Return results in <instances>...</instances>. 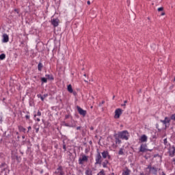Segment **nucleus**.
I'll return each instance as SVG.
<instances>
[{"label":"nucleus","mask_w":175,"mask_h":175,"mask_svg":"<svg viewBox=\"0 0 175 175\" xmlns=\"http://www.w3.org/2000/svg\"><path fill=\"white\" fill-rule=\"evenodd\" d=\"M118 137L122 140H128L129 139V133H128V131H120L118 133Z\"/></svg>","instance_id":"f257e3e1"},{"label":"nucleus","mask_w":175,"mask_h":175,"mask_svg":"<svg viewBox=\"0 0 175 175\" xmlns=\"http://www.w3.org/2000/svg\"><path fill=\"white\" fill-rule=\"evenodd\" d=\"M88 156L85 154H82L81 157L79 159V165H84L85 162H88Z\"/></svg>","instance_id":"f03ea898"},{"label":"nucleus","mask_w":175,"mask_h":175,"mask_svg":"<svg viewBox=\"0 0 175 175\" xmlns=\"http://www.w3.org/2000/svg\"><path fill=\"white\" fill-rule=\"evenodd\" d=\"M102 163V156L100 155V152L97 151V154L96 156V163L95 165H101Z\"/></svg>","instance_id":"7ed1b4c3"},{"label":"nucleus","mask_w":175,"mask_h":175,"mask_svg":"<svg viewBox=\"0 0 175 175\" xmlns=\"http://www.w3.org/2000/svg\"><path fill=\"white\" fill-rule=\"evenodd\" d=\"M148 169L149 170V172L151 174L157 175L158 173V168L152 167L151 165L148 166Z\"/></svg>","instance_id":"20e7f679"},{"label":"nucleus","mask_w":175,"mask_h":175,"mask_svg":"<svg viewBox=\"0 0 175 175\" xmlns=\"http://www.w3.org/2000/svg\"><path fill=\"white\" fill-rule=\"evenodd\" d=\"M160 121H161V122H162V124H163V125H165V126L166 128L167 126H169V125H170L171 119L168 117H165V120H160Z\"/></svg>","instance_id":"39448f33"},{"label":"nucleus","mask_w":175,"mask_h":175,"mask_svg":"<svg viewBox=\"0 0 175 175\" xmlns=\"http://www.w3.org/2000/svg\"><path fill=\"white\" fill-rule=\"evenodd\" d=\"M77 109L81 116H83V117H85V116H87V111L81 109V107L79 106L77 107Z\"/></svg>","instance_id":"423d86ee"},{"label":"nucleus","mask_w":175,"mask_h":175,"mask_svg":"<svg viewBox=\"0 0 175 175\" xmlns=\"http://www.w3.org/2000/svg\"><path fill=\"white\" fill-rule=\"evenodd\" d=\"M121 114H122V109H117L115 111V118H120V116H121Z\"/></svg>","instance_id":"0eeeda50"},{"label":"nucleus","mask_w":175,"mask_h":175,"mask_svg":"<svg viewBox=\"0 0 175 175\" xmlns=\"http://www.w3.org/2000/svg\"><path fill=\"white\" fill-rule=\"evenodd\" d=\"M101 155L104 159H106V158H108V159H110L111 156L109 154V152L107 150H105L101 153Z\"/></svg>","instance_id":"6e6552de"},{"label":"nucleus","mask_w":175,"mask_h":175,"mask_svg":"<svg viewBox=\"0 0 175 175\" xmlns=\"http://www.w3.org/2000/svg\"><path fill=\"white\" fill-rule=\"evenodd\" d=\"M51 24L53 27H58L59 24V19L58 18H53L51 20Z\"/></svg>","instance_id":"1a4fd4ad"},{"label":"nucleus","mask_w":175,"mask_h":175,"mask_svg":"<svg viewBox=\"0 0 175 175\" xmlns=\"http://www.w3.org/2000/svg\"><path fill=\"white\" fill-rule=\"evenodd\" d=\"M147 151V145L142 144L139 148V152H146Z\"/></svg>","instance_id":"9d476101"},{"label":"nucleus","mask_w":175,"mask_h":175,"mask_svg":"<svg viewBox=\"0 0 175 175\" xmlns=\"http://www.w3.org/2000/svg\"><path fill=\"white\" fill-rule=\"evenodd\" d=\"M74 122L73 124H69V123H66L65 126H68L69 128H76V121L72 120Z\"/></svg>","instance_id":"9b49d317"},{"label":"nucleus","mask_w":175,"mask_h":175,"mask_svg":"<svg viewBox=\"0 0 175 175\" xmlns=\"http://www.w3.org/2000/svg\"><path fill=\"white\" fill-rule=\"evenodd\" d=\"M3 43H8V42H9V36H8V34L4 33L3 35Z\"/></svg>","instance_id":"f8f14e48"},{"label":"nucleus","mask_w":175,"mask_h":175,"mask_svg":"<svg viewBox=\"0 0 175 175\" xmlns=\"http://www.w3.org/2000/svg\"><path fill=\"white\" fill-rule=\"evenodd\" d=\"M147 135H143L141 136L139 141L141 142V143H146V142H147Z\"/></svg>","instance_id":"ddd939ff"},{"label":"nucleus","mask_w":175,"mask_h":175,"mask_svg":"<svg viewBox=\"0 0 175 175\" xmlns=\"http://www.w3.org/2000/svg\"><path fill=\"white\" fill-rule=\"evenodd\" d=\"M169 153H170V157H174V154H175V147L174 146H172L170 149Z\"/></svg>","instance_id":"4468645a"},{"label":"nucleus","mask_w":175,"mask_h":175,"mask_svg":"<svg viewBox=\"0 0 175 175\" xmlns=\"http://www.w3.org/2000/svg\"><path fill=\"white\" fill-rule=\"evenodd\" d=\"M55 173L56 174L64 175V171H62V167L61 166L59 167L55 171Z\"/></svg>","instance_id":"2eb2a0df"},{"label":"nucleus","mask_w":175,"mask_h":175,"mask_svg":"<svg viewBox=\"0 0 175 175\" xmlns=\"http://www.w3.org/2000/svg\"><path fill=\"white\" fill-rule=\"evenodd\" d=\"M131 174V170L126 168L123 170L122 175H129Z\"/></svg>","instance_id":"dca6fc26"},{"label":"nucleus","mask_w":175,"mask_h":175,"mask_svg":"<svg viewBox=\"0 0 175 175\" xmlns=\"http://www.w3.org/2000/svg\"><path fill=\"white\" fill-rule=\"evenodd\" d=\"M38 98H40L41 100H44V98H47V96H49L48 94H45L43 96H42L41 94H38Z\"/></svg>","instance_id":"f3484780"},{"label":"nucleus","mask_w":175,"mask_h":175,"mask_svg":"<svg viewBox=\"0 0 175 175\" xmlns=\"http://www.w3.org/2000/svg\"><path fill=\"white\" fill-rule=\"evenodd\" d=\"M45 76L48 80H54V77L51 75H46Z\"/></svg>","instance_id":"a211bd4d"},{"label":"nucleus","mask_w":175,"mask_h":175,"mask_svg":"<svg viewBox=\"0 0 175 175\" xmlns=\"http://www.w3.org/2000/svg\"><path fill=\"white\" fill-rule=\"evenodd\" d=\"M68 92H70V94H72V92H73V89L72 88V85H68Z\"/></svg>","instance_id":"6ab92c4d"},{"label":"nucleus","mask_w":175,"mask_h":175,"mask_svg":"<svg viewBox=\"0 0 175 175\" xmlns=\"http://www.w3.org/2000/svg\"><path fill=\"white\" fill-rule=\"evenodd\" d=\"M33 129H36V133H38L39 132V125L35 124V125L33 126Z\"/></svg>","instance_id":"aec40b11"},{"label":"nucleus","mask_w":175,"mask_h":175,"mask_svg":"<svg viewBox=\"0 0 175 175\" xmlns=\"http://www.w3.org/2000/svg\"><path fill=\"white\" fill-rule=\"evenodd\" d=\"M43 68V64H42V63H39L38 66V70L40 72V70H42V68Z\"/></svg>","instance_id":"412c9836"},{"label":"nucleus","mask_w":175,"mask_h":175,"mask_svg":"<svg viewBox=\"0 0 175 175\" xmlns=\"http://www.w3.org/2000/svg\"><path fill=\"white\" fill-rule=\"evenodd\" d=\"M116 144H121V139L119 137H116Z\"/></svg>","instance_id":"4be33fe9"},{"label":"nucleus","mask_w":175,"mask_h":175,"mask_svg":"<svg viewBox=\"0 0 175 175\" xmlns=\"http://www.w3.org/2000/svg\"><path fill=\"white\" fill-rule=\"evenodd\" d=\"M85 174L86 175H92V171H91L90 170H87L85 171Z\"/></svg>","instance_id":"5701e85b"},{"label":"nucleus","mask_w":175,"mask_h":175,"mask_svg":"<svg viewBox=\"0 0 175 175\" xmlns=\"http://www.w3.org/2000/svg\"><path fill=\"white\" fill-rule=\"evenodd\" d=\"M5 58H6V55H5V53H2L0 55V59H5Z\"/></svg>","instance_id":"b1692460"},{"label":"nucleus","mask_w":175,"mask_h":175,"mask_svg":"<svg viewBox=\"0 0 175 175\" xmlns=\"http://www.w3.org/2000/svg\"><path fill=\"white\" fill-rule=\"evenodd\" d=\"M107 163H109V161L107 160H106L105 161H104L103 163V167H107Z\"/></svg>","instance_id":"393cba45"},{"label":"nucleus","mask_w":175,"mask_h":175,"mask_svg":"<svg viewBox=\"0 0 175 175\" xmlns=\"http://www.w3.org/2000/svg\"><path fill=\"white\" fill-rule=\"evenodd\" d=\"M118 154L119 155H124V149L123 148H120L119 152H118Z\"/></svg>","instance_id":"a878e982"},{"label":"nucleus","mask_w":175,"mask_h":175,"mask_svg":"<svg viewBox=\"0 0 175 175\" xmlns=\"http://www.w3.org/2000/svg\"><path fill=\"white\" fill-rule=\"evenodd\" d=\"M97 175H106L105 170H102Z\"/></svg>","instance_id":"bb28decb"},{"label":"nucleus","mask_w":175,"mask_h":175,"mask_svg":"<svg viewBox=\"0 0 175 175\" xmlns=\"http://www.w3.org/2000/svg\"><path fill=\"white\" fill-rule=\"evenodd\" d=\"M41 81H42V83H47V78L42 77L41 79Z\"/></svg>","instance_id":"cd10ccee"},{"label":"nucleus","mask_w":175,"mask_h":175,"mask_svg":"<svg viewBox=\"0 0 175 175\" xmlns=\"http://www.w3.org/2000/svg\"><path fill=\"white\" fill-rule=\"evenodd\" d=\"M19 130L21 131L22 132H25V131H26L25 128H24L23 126H20Z\"/></svg>","instance_id":"c85d7f7f"},{"label":"nucleus","mask_w":175,"mask_h":175,"mask_svg":"<svg viewBox=\"0 0 175 175\" xmlns=\"http://www.w3.org/2000/svg\"><path fill=\"white\" fill-rule=\"evenodd\" d=\"M163 143H164L165 146H167V139H166V138L164 139Z\"/></svg>","instance_id":"c756f323"},{"label":"nucleus","mask_w":175,"mask_h":175,"mask_svg":"<svg viewBox=\"0 0 175 175\" xmlns=\"http://www.w3.org/2000/svg\"><path fill=\"white\" fill-rule=\"evenodd\" d=\"M171 120H173L174 121H175V114H172L171 116Z\"/></svg>","instance_id":"7c9ffc66"},{"label":"nucleus","mask_w":175,"mask_h":175,"mask_svg":"<svg viewBox=\"0 0 175 175\" xmlns=\"http://www.w3.org/2000/svg\"><path fill=\"white\" fill-rule=\"evenodd\" d=\"M63 149L64 150V151H66V144H63Z\"/></svg>","instance_id":"2f4dec72"},{"label":"nucleus","mask_w":175,"mask_h":175,"mask_svg":"<svg viewBox=\"0 0 175 175\" xmlns=\"http://www.w3.org/2000/svg\"><path fill=\"white\" fill-rule=\"evenodd\" d=\"M158 12H162V10H163V8L161 7L158 8Z\"/></svg>","instance_id":"473e14b6"},{"label":"nucleus","mask_w":175,"mask_h":175,"mask_svg":"<svg viewBox=\"0 0 175 175\" xmlns=\"http://www.w3.org/2000/svg\"><path fill=\"white\" fill-rule=\"evenodd\" d=\"M14 12H15L16 13H17V14H18V13H20V10H18V9H15L14 10Z\"/></svg>","instance_id":"72a5a7b5"},{"label":"nucleus","mask_w":175,"mask_h":175,"mask_svg":"<svg viewBox=\"0 0 175 175\" xmlns=\"http://www.w3.org/2000/svg\"><path fill=\"white\" fill-rule=\"evenodd\" d=\"M37 116L40 117V116H42V112H40V111H38L37 113Z\"/></svg>","instance_id":"f704fd0d"},{"label":"nucleus","mask_w":175,"mask_h":175,"mask_svg":"<svg viewBox=\"0 0 175 175\" xmlns=\"http://www.w3.org/2000/svg\"><path fill=\"white\" fill-rule=\"evenodd\" d=\"M70 117V116H69V115H66L65 116V119L66 120H68V118H69Z\"/></svg>","instance_id":"c9c22d12"},{"label":"nucleus","mask_w":175,"mask_h":175,"mask_svg":"<svg viewBox=\"0 0 175 175\" xmlns=\"http://www.w3.org/2000/svg\"><path fill=\"white\" fill-rule=\"evenodd\" d=\"M25 118H26V120H29V115H26L25 116Z\"/></svg>","instance_id":"e433bc0d"},{"label":"nucleus","mask_w":175,"mask_h":175,"mask_svg":"<svg viewBox=\"0 0 175 175\" xmlns=\"http://www.w3.org/2000/svg\"><path fill=\"white\" fill-rule=\"evenodd\" d=\"M31 129H32V127H31V126H29L28 127V132H29V131H31Z\"/></svg>","instance_id":"4c0bfd02"},{"label":"nucleus","mask_w":175,"mask_h":175,"mask_svg":"<svg viewBox=\"0 0 175 175\" xmlns=\"http://www.w3.org/2000/svg\"><path fill=\"white\" fill-rule=\"evenodd\" d=\"M77 131H80V129H81V126L77 127Z\"/></svg>","instance_id":"58836bf2"},{"label":"nucleus","mask_w":175,"mask_h":175,"mask_svg":"<svg viewBox=\"0 0 175 175\" xmlns=\"http://www.w3.org/2000/svg\"><path fill=\"white\" fill-rule=\"evenodd\" d=\"M161 175H166V174H165V172H162L161 173L160 172Z\"/></svg>","instance_id":"ea45409f"},{"label":"nucleus","mask_w":175,"mask_h":175,"mask_svg":"<svg viewBox=\"0 0 175 175\" xmlns=\"http://www.w3.org/2000/svg\"><path fill=\"white\" fill-rule=\"evenodd\" d=\"M36 121H38V122H39L40 121V119L39 118H37Z\"/></svg>","instance_id":"a19ab883"},{"label":"nucleus","mask_w":175,"mask_h":175,"mask_svg":"<svg viewBox=\"0 0 175 175\" xmlns=\"http://www.w3.org/2000/svg\"><path fill=\"white\" fill-rule=\"evenodd\" d=\"M87 3L88 5H91V2L90 1H88Z\"/></svg>","instance_id":"79ce46f5"},{"label":"nucleus","mask_w":175,"mask_h":175,"mask_svg":"<svg viewBox=\"0 0 175 175\" xmlns=\"http://www.w3.org/2000/svg\"><path fill=\"white\" fill-rule=\"evenodd\" d=\"M91 131H94V126L90 127Z\"/></svg>","instance_id":"37998d69"},{"label":"nucleus","mask_w":175,"mask_h":175,"mask_svg":"<svg viewBox=\"0 0 175 175\" xmlns=\"http://www.w3.org/2000/svg\"><path fill=\"white\" fill-rule=\"evenodd\" d=\"M124 105H125L126 103H128V100H124Z\"/></svg>","instance_id":"c03bdc74"},{"label":"nucleus","mask_w":175,"mask_h":175,"mask_svg":"<svg viewBox=\"0 0 175 175\" xmlns=\"http://www.w3.org/2000/svg\"><path fill=\"white\" fill-rule=\"evenodd\" d=\"M161 16H165V12H162Z\"/></svg>","instance_id":"a18cd8bd"},{"label":"nucleus","mask_w":175,"mask_h":175,"mask_svg":"<svg viewBox=\"0 0 175 175\" xmlns=\"http://www.w3.org/2000/svg\"><path fill=\"white\" fill-rule=\"evenodd\" d=\"M83 76H84L85 77H87V75L85 74V75H83Z\"/></svg>","instance_id":"49530a36"},{"label":"nucleus","mask_w":175,"mask_h":175,"mask_svg":"<svg viewBox=\"0 0 175 175\" xmlns=\"http://www.w3.org/2000/svg\"><path fill=\"white\" fill-rule=\"evenodd\" d=\"M122 106H126V105L125 104H122Z\"/></svg>","instance_id":"de8ad7c7"},{"label":"nucleus","mask_w":175,"mask_h":175,"mask_svg":"<svg viewBox=\"0 0 175 175\" xmlns=\"http://www.w3.org/2000/svg\"><path fill=\"white\" fill-rule=\"evenodd\" d=\"M71 124H74L73 120L71 121Z\"/></svg>","instance_id":"09e8293b"},{"label":"nucleus","mask_w":175,"mask_h":175,"mask_svg":"<svg viewBox=\"0 0 175 175\" xmlns=\"http://www.w3.org/2000/svg\"><path fill=\"white\" fill-rule=\"evenodd\" d=\"M85 81L86 83H88V81L87 80H85Z\"/></svg>","instance_id":"8fccbe9b"},{"label":"nucleus","mask_w":175,"mask_h":175,"mask_svg":"<svg viewBox=\"0 0 175 175\" xmlns=\"http://www.w3.org/2000/svg\"><path fill=\"white\" fill-rule=\"evenodd\" d=\"M34 117H35V118L36 117V114L34 115Z\"/></svg>","instance_id":"3c124183"},{"label":"nucleus","mask_w":175,"mask_h":175,"mask_svg":"<svg viewBox=\"0 0 175 175\" xmlns=\"http://www.w3.org/2000/svg\"><path fill=\"white\" fill-rule=\"evenodd\" d=\"M102 103H105V101H103Z\"/></svg>","instance_id":"603ef678"},{"label":"nucleus","mask_w":175,"mask_h":175,"mask_svg":"<svg viewBox=\"0 0 175 175\" xmlns=\"http://www.w3.org/2000/svg\"><path fill=\"white\" fill-rule=\"evenodd\" d=\"M115 96H113V99H114Z\"/></svg>","instance_id":"864d4df0"},{"label":"nucleus","mask_w":175,"mask_h":175,"mask_svg":"<svg viewBox=\"0 0 175 175\" xmlns=\"http://www.w3.org/2000/svg\"><path fill=\"white\" fill-rule=\"evenodd\" d=\"M25 138V137H23V139H24Z\"/></svg>","instance_id":"5fc2aeb1"}]
</instances>
